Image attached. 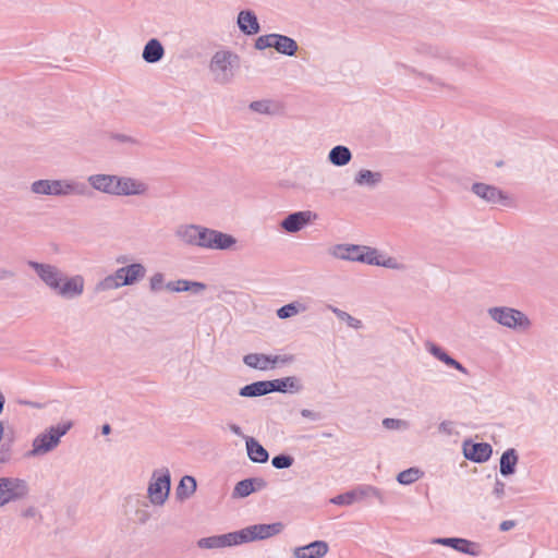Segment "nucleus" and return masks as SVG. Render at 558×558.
Listing matches in <instances>:
<instances>
[{"label": "nucleus", "instance_id": "f257e3e1", "mask_svg": "<svg viewBox=\"0 0 558 558\" xmlns=\"http://www.w3.org/2000/svg\"><path fill=\"white\" fill-rule=\"evenodd\" d=\"M27 265L36 272L41 282L58 298L75 300L83 295L85 279L82 275L68 276L52 264L28 260Z\"/></svg>", "mask_w": 558, "mask_h": 558}, {"label": "nucleus", "instance_id": "f03ea898", "mask_svg": "<svg viewBox=\"0 0 558 558\" xmlns=\"http://www.w3.org/2000/svg\"><path fill=\"white\" fill-rule=\"evenodd\" d=\"M417 52L428 68L447 76L464 70L468 64L465 58L441 46L424 44L417 48Z\"/></svg>", "mask_w": 558, "mask_h": 558}, {"label": "nucleus", "instance_id": "7ed1b4c3", "mask_svg": "<svg viewBox=\"0 0 558 558\" xmlns=\"http://www.w3.org/2000/svg\"><path fill=\"white\" fill-rule=\"evenodd\" d=\"M31 192L41 196H89L92 194L87 184L74 179H41L31 184Z\"/></svg>", "mask_w": 558, "mask_h": 558}, {"label": "nucleus", "instance_id": "20e7f679", "mask_svg": "<svg viewBox=\"0 0 558 558\" xmlns=\"http://www.w3.org/2000/svg\"><path fill=\"white\" fill-rule=\"evenodd\" d=\"M240 66V57L227 49L216 51L208 65L213 80L218 85L230 84Z\"/></svg>", "mask_w": 558, "mask_h": 558}, {"label": "nucleus", "instance_id": "39448f33", "mask_svg": "<svg viewBox=\"0 0 558 558\" xmlns=\"http://www.w3.org/2000/svg\"><path fill=\"white\" fill-rule=\"evenodd\" d=\"M72 422H65L54 426H50L46 432L37 435L32 444V449L26 453V457L34 458L47 454L58 447L60 439L72 427Z\"/></svg>", "mask_w": 558, "mask_h": 558}, {"label": "nucleus", "instance_id": "423d86ee", "mask_svg": "<svg viewBox=\"0 0 558 558\" xmlns=\"http://www.w3.org/2000/svg\"><path fill=\"white\" fill-rule=\"evenodd\" d=\"M488 316L502 327L527 331L532 322L522 311L509 306H494L487 310Z\"/></svg>", "mask_w": 558, "mask_h": 558}, {"label": "nucleus", "instance_id": "0eeeda50", "mask_svg": "<svg viewBox=\"0 0 558 558\" xmlns=\"http://www.w3.org/2000/svg\"><path fill=\"white\" fill-rule=\"evenodd\" d=\"M171 476L167 468L155 470L147 488V496L154 506H163L170 494Z\"/></svg>", "mask_w": 558, "mask_h": 558}, {"label": "nucleus", "instance_id": "6e6552de", "mask_svg": "<svg viewBox=\"0 0 558 558\" xmlns=\"http://www.w3.org/2000/svg\"><path fill=\"white\" fill-rule=\"evenodd\" d=\"M283 530L281 522L270 524H253L236 531L239 545L255 541H263L280 534Z\"/></svg>", "mask_w": 558, "mask_h": 558}, {"label": "nucleus", "instance_id": "1a4fd4ad", "mask_svg": "<svg viewBox=\"0 0 558 558\" xmlns=\"http://www.w3.org/2000/svg\"><path fill=\"white\" fill-rule=\"evenodd\" d=\"M28 486L24 480L16 477H0V507L24 498Z\"/></svg>", "mask_w": 558, "mask_h": 558}, {"label": "nucleus", "instance_id": "9d476101", "mask_svg": "<svg viewBox=\"0 0 558 558\" xmlns=\"http://www.w3.org/2000/svg\"><path fill=\"white\" fill-rule=\"evenodd\" d=\"M236 243V239L228 233L202 227L199 247L206 250H230Z\"/></svg>", "mask_w": 558, "mask_h": 558}, {"label": "nucleus", "instance_id": "9b49d317", "mask_svg": "<svg viewBox=\"0 0 558 558\" xmlns=\"http://www.w3.org/2000/svg\"><path fill=\"white\" fill-rule=\"evenodd\" d=\"M471 191L481 199L490 205H510V196L495 185L476 182L472 185Z\"/></svg>", "mask_w": 558, "mask_h": 558}, {"label": "nucleus", "instance_id": "f8f14e48", "mask_svg": "<svg viewBox=\"0 0 558 558\" xmlns=\"http://www.w3.org/2000/svg\"><path fill=\"white\" fill-rule=\"evenodd\" d=\"M148 185L137 179L130 177H119L117 181L116 196H140L145 195Z\"/></svg>", "mask_w": 558, "mask_h": 558}, {"label": "nucleus", "instance_id": "ddd939ff", "mask_svg": "<svg viewBox=\"0 0 558 558\" xmlns=\"http://www.w3.org/2000/svg\"><path fill=\"white\" fill-rule=\"evenodd\" d=\"M433 544L448 546L457 551L468 554L471 556H478L481 554V546L477 543L471 542L465 538L459 537H439L432 541Z\"/></svg>", "mask_w": 558, "mask_h": 558}, {"label": "nucleus", "instance_id": "4468645a", "mask_svg": "<svg viewBox=\"0 0 558 558\" xmlns=\"http://www.w3.org/2000/svg\"><path fill=\"white\" fill-rule=\"evenodd\" d=\"M493 453V448L487 442H472L465 440L463 442V454L468 460L476 463L486 462Z\"/></svg>", "mask_w": 558, "mask_h": 558}, {"label": "nucleus", "instance_id": "2eb2a0df", "mask_svg": "<svg viewBox=\"0 0 558 558\" xmlns=\"http://www.w3.org/2000/svg\"><path fill=\"white\" fill-rule=\"evenodd\" d=\"M313 218H316V215L310 210L295 211L288 215L280 222V227L289 233H296L308 225Z\"/></svg>", "mask_w": 558, "mask_h": 558}, {"label": "nucleus", "instance_id": "dca6fc26", "mask_svg": "<svg viewBox=\"0 0 558 558\" xmlns=\"http://www.w3.org/2000/svg\"><path fill=\"white\" fill-rule=\"evenodd\" d=\"M239 545L236 531L198 539L197 546L203 549H219Z\"/></svg>", "mask_w": 558, "mask_h": 558}, {"label": "nucleus", "instance_id": "f3484780", "mask_svg": "<svg viewBox=\"0 0 558 558\" xmlns=\"http://www.w3.org/2000/svg\"><path fill=\"white\" fill-rule=\"evenodd\" d=\"M292 361H293L292 355L280 357L278 355L270 356V355H265V354H259V353H250V354H246L243 359V362L247 366H250L252 368H256V369H262V371L269 368L270 364H277L279 362L288 363V362H292Z\"/></svg>", "mask_w": 558, "mask_h": 558}, {"label": "nucleus", "instance_id": "a211bd4d", "mask_svg": "<svg viewBox=\"0 0 558 558\" xmlns=\"http://www.w3.org/2000/svg\"><path fill=\"white\" fill-rule=\"evenodd\" d=\"M329 551V545L325 541H314L307 545L294 547L293 558H324Z\"/></svg>", "mask_w": 558, "mask_h": 558}, {"label": "nucleus", "instance_id": "6ab92c4d", "mask_svg": "<svg viewBox=\"0 0 558 558\" xmlns=\"http://www.w3.org/2000/svg\"><path fill=\"white\" fill-rule=\"evenodd\" d=\"M202 227L194 223L180 225L175 228L174 235L185 245L199 247Z\"/></svg>", "mask_w": 558, "mask_h": 558}, {"label": "nucleus", "instance_id": "aec40b11", "mask_svg": "<svg viewBox=\"0 0 558 558\" xmlns=\"http://www.w3.org/2000/svg\"><path fill=\"white\" fill-rule=\"evenodd\" d=\"M117 181L118 175L114 174L97 173L87 178V183L92 189L109 195H116Z\"/></svg>", "mask_w": 558, "mask_h": 558}, {"label": "nucleus", "instance_id": "412c9836", "mask_svg": "<svg viewBox=\"0 0 558 558\" xmlns=\"http://www.w3.org/2000/svg\"><path fill=\"white\" fill-rule=\"evenodd\" d=\"M236 25L239 29L247 36L256 35L260 31L258 19L252 10L240 11L236 19Z\"/></svg>", "mask_w": 558, "mask_h": 558}, {"label": "nucleus", "instance_id": "4be33fe9", "mask_svg": "<svg viewBox=\"0 0 558 558\" xmlns=\"http://www.w3.org/2000/svg\"><path fill=\"white\" fill-rule=\"evenodd\" d=\"M425 349L437 360L442 362L445 365L459 371L462 374H468V369L457 360L451 357L438 344L427 341L425 342Z\"/></svg>", "mask_w": 558, "mask_h": 558}, {"label": "nucleus", "instance_id": "5701e85b", "mask_svg": "<svg viewBox=\"0 0 558 558\" xmlns=\"http://www.w3.org/2000/svg\"><path fill=\"white\" fill-rule=\"evenodd\" d=\"M269 392L296 393L303 389L301 380L295 376L268 380Z\"/></svg>", "mask_w": 558, "mask_h": 558}, {"label": "nucleus", "instance_id": "b1692460", "mask_svg": "<svg viewBox=\"0 0 558 558\" xmlns=\"http://www.w3.org/2000/svg\"><path fill=\"white\" fill-rule=\"evenodd\" d=\"M383 181V173L379 171H372L369 169L359 170L353 179V183L359 187L375 189Z\"/></svg>", "mask_w": 558, "mask_h": 558}, {"label": "nucleus", "instance_id": "393cba45", "mask_svg": "<svg viewBox=\"0 0 558 558\" xmlns=\"http://www.w3.org/2000/svg\"><path fill=\"white\" fill-rule=\"evenodd\" d=\"M272 48L281 54L293 57L299 50V45L293 38L275 33Z\"/></svg>", "mask_w": 558, "mask_h": 558}, {"label": "nucleus", "instance_id": "a878e982", "mask_svg": "<svg viewBox=\"0 0 558 558\" xmlns=\"http://www.w3.org/2000/svg\"><path fill=\"white\" fill-rule=\"evenodd\" d=\"M248 458L255 463H266L269 459L268 451L253 437H245Z\"/></svg>", "mask_w": 558, "mask_h": 558}, {"label": "nucleus", "instance_id": "bb28decb", "mask_svg": "<svg viewBox=\"0 0 558 558\" xmlns=\"http://www.w3.org/2000/svg\"><path fill=\"white\" fill-rule=\"evenodd\" d=\"M165 49L161 43L153 38L146 43L143 49L142 58L147 63H156L163 58Z\"/></svg>", "mask_w": 558, "mask_h": 558}, {"label": "nucleus", "instance_id": "cd10ccee", "mask_svg": "<svg viewBox=\"0 0 558 558\" xmlns=\"http://www.w3.org/2000/svg\"><path fill=\"white\" fill-rule=\"evenodd\" d=\"M352 160V153L344 145H337L328 153V161L336 167H344Z\"/></svg>", "mask_w": 558, "mask_h": 558}, {"label": "nucleus", "instance_id": "c85d7f7f", "mask_svg": "<svg viewBox=\"0 0 558 558\" xmlns=\"http://www.w3.org/2000/svg\"><path fill=\"white\" fill-rule=\"evenodd\" d=\"M362 248L359 245L338 244L330 250V254L339 259L357 262L356 257H359Z\"/></svg>", "mask_w": 558, "mask_h": 558}, {"label": "nucleus", "instance_id": "c756f323", "mask_svg": "<svg viewBox=\"0 0 558 558\" xmlns=\"http://www.w3.org/2000/svg\"><path fill=\"white\" fill-rule=\"evenodd\" d=\"M519 456L515 449H507L500 457V474L504 476L512 475L515 472V465Z\"/></svg>", "mask_w": 558, "mask_h": 558}, {"label": "nucleus", "instance_id": "7c9ffc66", "mask_svg": "<svg viewBox=\"0 0 558 558\" xmlns=\"http://www.w3.org/2000/svg\"><path fill=\"white\" fill-rule=\"evenodd\" d=\"M124 268V281H121L123 286H132L137 281L142 280L146 275V268L140 263H133Z\"/></svg>", "mask_w": 558, "mask_h": 558}, {"label": "nucleus", "instance_id": "2f4dec72", "mask_svg": "<svg viewBox=\"0 0 558 558\" xmlns=\"http://www.w3.org/2000/svg\"><path fill=\"white\" fill-rule=\"evenodd\" d=\"M396 68L398 70H405L408 71L409 73L417 76V77H421L422 80L435 85V86H438V87H441V88H451V85L445 83L444 81H441L440 78L436 77L435 75L430 74V73H426V72H423V71H418L417 69L415 68H412V66H409L404 63H396Z\"/></svg>", "mask_w": 558, "mask_h": 558}, {"label": "nucleus", "instance_id": "473e14b6", "mask_svg": "<svg viewBox=\"0 0 558 558\" xmlns=\"http://www.w3.org/2000/svg\"><path fill=\"white\" fill-rule=\"evenodd\" d=\"M267 393H270L268 380H260V381L252 383L250 385L242 387L239 391V395L241 397H248V398L260 397V396H265Z\"/></svg>", "mask_w": 558, "mask_h": 558}, {"label": "nucleus", "instance_id": "72a5a7b5", "mask_svg": "<svg viewBox=\"0 0 558 558\" xmlns=\"http://www.w3.org/2000/svg\"><path fill=\"white\" fill-rule=\"evenodd\" d=\"M355 497L357 501H362L364 499L374 497L376 498L381 505L385 504V498L383 493L372 485H360L356 488H354Z\"/></svg>", "mask_w": 558, "mask_h": 558}, {"label": "nucleus", "instance_id": "f704fd0d", "mask_svg": "<svg viewBox=\"0 0 558 558\" xmlns=\"http://www.w3.org/2000/svg\"><path fill=\"white\" fill-rule=\"evenodd\" d=\"M196 490V481L193 476L185 475L181 478L177 488V496L179 499H186L191 497Z\"/></svg>", "mask_w": 558, "mask_h": 558}, {"label": "nucleus", "instance_id": "c9c22d12", "mask_svg": "<svg viewBox=\"0 0 558 558\" xmlns=\"http://www.w3.org/2000/svg\"><path fill=\"white\" fill-rule=\"evenodd\" d=\"M306 311L307 306L304 303L300 301H294L277 310V316L280 319H287L300 313H304Z\"/></svg>", "mask_w": 558, "mask_h": 558}, {"label": "nucleus", "instance_id": "e433bc0d", "mask_svg": "<svg viewBox=\"0 0 558 558\" xmlns=\"http://www.w3.org/2000/svg\"><path fill=\"white\" fill-rule=\"evenodd\" d=\"M362 251L357 258V262L366 263L368 265L379 266L381 254L376 248L368 246H361Z\"/></svg>", "mask_w": 558, "mask_h": 558}, {"label": "nucleus", "instance_id": "4c0bfd02", "mask_svg": "<svg viewBox=\"0 0 558 558\" xmlns=\"http://www.w3.org/2000/svg\"><path fill=\"white\" fill-rule=\"evenodd\" d=\"M423 472L418 468H410L397 475V481L402 485H410L420 480Z\"/></svg>", "mask_w": 558, "mask_h": 558}, {"label": "nucleus", "instance_id": "58836bf2", "mask_svg": "<svg viewBox=\"0 0 558 558\" xmlns=\"http://www.w3.org/2000/svg\"><path fill=\"white\" fill-rule=\"evenodd\" d=\"M252 493H254L252 481L250 478H245L236 483L232 496L234 498H244L250 496Z\"/></svg>", "mask_w": 558, "mask_h": 558}, {"label": "nucleus", "instance_id": "ea45409f", "mask_svg": "<svg viewBox=\"0 0 558 558\" xmlns=\"http://www.w3.org/2000/svg\"><path fill=\"white\" fill-rule=\"evenodd\" d=\"M331 311L340 320L345 322L348 324V326H350L354 329L362 328V322L360 319L353 317L349 313H347L342 310H339L337 307H331Z\"/></svg>", "mask_w": 558, "mask_h": 558}, {"label": "nucleus", "instance_id": "a19ab883", "mask_svg": "<svg viewBox=\"0 0 558 558\" xmlns=\"http://www.w3.org/2000/svg\"><path fill=\"white\" fill-rule=\"evenodd\" d=\"M121 287H123V284H121V281H116L111 275H108L96 284L95 289L97 292H105L109 290L119 289Z\"/></svg>", "mask_w": 558, "mask_h": 558}, {"label": "nucleus", "instance_id": "79ce46f5", "mask_svg": "<svg viewBox=\"0 0 558 558\" xmlns=\"http://www.w3.org/2000/svg\"><path fill=\"white\" fill-rule=\"evenodd\" d=\"M356 501L354 489L340 494L331 499V502L338 506H350Z\"/></svg>", "mask_w": 558, "mask_h": 558}, {"label": "nucleus", "instance_id": "37998d69", "mask_svg": "<svg viewBox=\"0 0 558 558\" xmlns=\"http://www.w3.org/2000/svg\"><path fill=\"white\" fill-rule=\"evenodd\" d=\"M293 462L294 459L289 454H278L271 460V464L276 469H288L293 464Z\"/></svg>", "mask_w": 558, "mask_h": 558}, {"label": "nucleus", "instance_id": "c03bdc74", "mask_svg": "<svg viewBox=\"0 0 558 558\" xmlns=\"http://www.w3.org/2000/svg\"><path fill=\"white\" fill-rule=\"evenodd\" d=\"M274 39H275V33L262 35L255 40L254 47L257 50H265L267 48H272Z\"/></svg>", "mask_w": 558, "mask_h": 558}, {"label": "nucleus", "instance_id": "a18cd8bd", "mask_svg": "<svg viewBox=\"0 0 558 558\" xmlns=\"http://www.w3.org/2000/svg\"><path fill=\"white\" fill-rule=\"evenodd\" d=\"M383 426L387 429H407L409 423L400 418L386 417L383 420Z\"/></svg>", "mask_w": 558, "mask_h": 558}, {"label": "nucleus", "instance_id": "49530a36", "mask_svg": "<svg viewBox=\"0 0 558 558\" xmlns=\"http://www.w3.org/2000/svg\"><path fill=\"white\" fill-rule=\"evenodd\" d=\"M379 266L388 268V269H393V270H404L405 269V266L403 264L399 263L395 257H390V256L389 257L381 256Z\"/></svg>", "mask_w": 558, "mask_h": 558}, {"label": "nucleus", "instance_id": "de8ad7c7", "mask_svg": "<svg viewBox=\"0 0 558 558\" xmlns=\"http://www.w3.org/2000/svg\"><path fill=\"white\" fill-rule=\"evenodd\" d=\"M438 432L446 436H452L454 434H458L456 429V423L449 420L442 421L438 424Z\"/></svg>", "mask_w": 558, "mask_h": 558}, {"label": "nucleus", "instance_id": "09e8293b", "mask_svg": "<svg viewBox=\"0 0 558 558\" xmlns=\"http://www.w3.org/2000/svg\"><path fill=\"white\" fill-rule=\"evenodd\" d=\"M165 286V276L161 272H156L150 277L149 288L153 292L160 291Z\"/></svg>", "mask_w": 558, "mask_h": 558}, {"label": "nucleus", "instance_id": "8fccbe9b", "mask_svg": "<svg viewBox=\"0 0 558 558\" xmlns=\"http://www.w3.org/2000/svg\"><path fill=\"white\" fill-rule=\"evenodd\" d=\"M166 288L172 292H187V280L179 279L175 281H170L166 284Z\"/></svg>", "mask_w": 558, "mask_h": 558}, {"label": "nucleus", "instance_id": "3c124183", "mask_svg": "<svg viewBox=\"0 0 558 558\" xmlns=\"http://www.w3.org/2000/svg\"><path fill=\"white\" fill-rule=\"evenodd\" d=\"M150 517L151 514L147 510V504H145L143 508H138L135 510V520L140 524H145L150 519Z\"/></svg>", "mask_w": 558, "mask_h": 558}, {"label": "nucleus", "instance_id": "603ef678", "mask_svg": "<svg viewBox=\"0 0 558 558\" xmlns=\"http://www.w3.org/2000/svg\"><path fill=\"white\" fill-rule=\"evenodd\" d=\"M11 456V445L7 441L0 444V463H5L10 461Z\"/></svg>", "mask_w": 558, "mask_h": 558}, {"label": "nucleus", "instance_id": "864d4df0", "mask_svg": "<svg viewBox=\"0 0 558 558\" xmlns=\"http://www.w3.org/2000/svg\"><path fill=\"white\" fill-rule=\"evenodd\" d=\"M250 108L258 113H269V102L268 101H253L250 105Z\"/></svg>", "mask_w": 558, "mask_h": 558}, {"label": "nucleus", "instance_id": "5fc2aeb1", "mask_svg": "<svg viewBox=\"0 0 558 558\" xmlns=\"http://www.w3.org/2000/svg\"><path fill=\"white\" fill-rule=\"evenodd\" d=\"M187 287H189L187 291L192 292L194 294H199L206 290V284L203 282H198V281L187 280Z\"/></svg>", "mask_w": 558, "mask_h": 558}, {"label": "nucleus", "instance_id": "6e6d98bb", "mask_svg": "<svg viewBox=\"0 0 558 558\" xmlns=\"http://www.w3.org/2000/svg\"><path fill=\"white\" fill-rule=\"evenodd\" d=\"M493 494L498 498H502L505 495V483L500 480H496Z\"/></svg>", "mask_w": 558, "mask_h": 558}, {"label": "nucleus", "instance_id": "4d7b16f0", "mask_svg": "<svg viewBox=\"0 0 558 558\" xmlns=\"http://www.w3.org/2000/svg\"><path fill=\"white\" fill-rule=\"evenodd\" d=\"M250 480L252 481L254 492L262 490L267 486V482L263 477H251Z\"/></svg>", "mask_w": 558, "mask_h": 558}, {"label": "nucleus", "instance_id": "13d9d810", "mask_svg": "<svg viewBox=\"0 0 558 558\" xmlns=\"http://www.w3.org/2000/svg\"><path fill=\"white\" fill-rule=\"evenodd\" d=\"M15 271L8 268H0V281L10 280L15 277Z\"/></svg>", "mask_w": 558, "mask_h": 558}, {"label": "nucleus", "instance_id": "bf43d9fd", "mask_svg": "<svg viewBox=\"0 0 558 558\" xmlns=\"http://www.w3.org/2000/svg\"><path fill=\"white\" fill-rule=\"evenodd\" d=\"M301 415L305 418H308V420H312V421H317L320 418L319 416V413L317 412H314L312 410H308V409H303L301 410Z\"/></svg>", "mask_w": 558, "mask_h": 558}, {"label": "nucleus", "instance_id": "052dcab7", "mask_svg": "<svg viewBox=\"0 0 558 558\" xmlns=\"http://www.w3.org/2000/svg\"><path fill=\"white\" fill-rule=\"evenodd\" d=\"M227 426H228V429H229L232 434H234V435H236V436H239V437H243V438L245 439V437H246V436H244V434H243V432H242V428H241L238 424H235V423H229Z\"/></svg>", "mask_w": 558, "mask_h": 558}, {"label": "nucleus", "instance_id": "680f3d73", "mask_svg": "<svg viewBox=\"0 0 558 558\" xmlns=\"http://www.w3.org/2000/svg\"><path fill=\"white\" fill-rule=\"evenodd\" d=\"M515 525V522L512 520H506L500 523V530L501 531H509Z\"/></svg>", "mask_w": 558, "mask_h": 558}, {"label": "nucleus", "instance_id": "e2e57ef3", "mask_svg": "<svg viewBox=\"0 0 558 558\" xmlns=\"http://www.w3.org/2000/svg\"><path fill=\"white\" fill-rule=\"evenodd\" d=\"M111 276L114 278L116 281H124V268H118Z\"/></svg>", "mask_w": 558, "mask_h": 558}, {"label": "nucleus", "instance_id": "0e129e2a", "mask_svg": "<svg viewBox=\"0 0 558 558\" xmlns=\"http://www.w3.org/2000/svg\"><path fill=\"white\" fill-rule=\"evenodd\" d=\"M36 515V509L34 507H29L23 512V517L25 518H32Z\"/></svg>", "mask_w": 558, "mask_h": 558}, {"label": "nucleus", "instance_id": "69168bd1", "mask_svg": "<svg viewBox=\"0 0 558 558\" xmlns=\"http://www.w3.org/2000/svg\"><path fill=\"white\" fill-rule=\"evenodd\" d=\"M110 432H111V427H110V425H109V424H105V425H102V427H101V433H102L104 435H108V434H110Z\"/></svg>", "mask_w": 558, "mask_h": 558}, {"label": "nucleus", "instance_id": "338daca9", "mask_svg": "<svg viewBox=\"0 0 558 558\" xmlns=\"http://www.w3.org/2000/svg\"><path fill=\"white\" fill-rule=\"evenodd\" d=\"M117 138L120 141V142H131V137L126 136V135H118Z\"/></svg>", "mask_w": 558, "mask_h": 558}, {"label": "nucleus", "instance_id": "774afa93", "mask_svg": "<svg viewBox=\"0 0 558 558\" xmlns=\"http://www.w3.org/2000/svg\"><path fill=\"white\" fill-rule=\"evenodd\" d=\"M126 262H128V257H126V256H119V257L117 258V263H118V264H124V263H126Z\"/></svg>", "mask_w": 558, "mask_h": 558}]
</instances>
